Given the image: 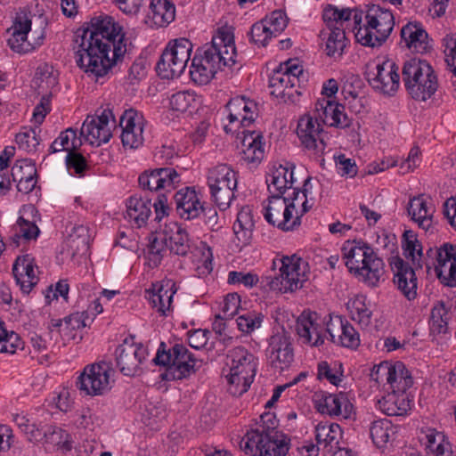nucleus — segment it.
I'll return each mask as SVG.
<instances>
[{
  "label": "nucleus",
  "mask_w": 456,
  "mask_h": 456,
  "mask_svg": "<svg viewBox=\"0 0 456 456\" xmlns=\"http://www.w3.org/2000/svg\"><path fill=\"white\" fill-rule=\"evenodd\" d=\"M229 110V121H240L241 126H248L255 120L256 103L247 100L243 96H236L229 101L226 105Z\"/></svg>",
  "instance_id": "2f4dec72"
},
{
  "label": "nucleus",
  "mask_w": 456,
  "mask_h": 456,
  "mask_svg": "<svg viewBox=\"0 0 456 456\" xmlns=\"http://www.w3.org/2000/svg\"><path fill=\"white\" fill-rule=\"evenodd\" d=\"M338 109L339 103L329 99L318 100L314 111L316 120H320L322 124L330 125V122H332V118L337 117Z\"/></svg>",
  "instance_id": "603ef678"
},
{
  "label": "nucleus",
  "mask_w": 456,
  "mask_h": 456,
  "mask_svg": "<svg viewBox=\"0 0 456 456\" xmlns=\"http://www.w3.org/2000/svg\"><path fill=\"white\" fill-rule=\"evenodd\" d=\"M167 248V241L164 231L159 235H151L149 239L147 259L151 268L158 267Z\"/></svg>",
  "instance_id": "49530a36"
},
{
  "label": "nucleus",
  "mask_w": 456,
  "mask_h": 456,
  "mask_svg": "<svg viewBox=\"0 0 456 456\" xmlns=\"http://www.w3.org/2000/svg\"><path fill=\"white\" fill-rule=\"evenodd\" d=\"M402 247L405 257L411 258L413 265L422 268V246L412 231H405L403 235Z\"/></svg>",
  "instance_id": "09e8293b"
},
{
  "label": "nucleus",
  "mask_w": 456,
  "mask_h": 456,
  "mask_svg": "<svg viewBox=\"0 0 456 456\" xmlns=\"http://www.w3.org/2000/svg\"><path fill=\"white\" fill-rule=\"evenodd\" d=\"M196 94L190 91H180L171 95L169 99L170 108L175 111L185 112L190 108H194Z\"/></svg>",
  "instance_id": "864d4df0"
},
{
  "label": "nucleus",
  "mask_w": 456,
  "mask_h": 456,
  "mask_svg": "<svg viewBox=\"0 0 456 456\" xmlns=\"http://www.w3.org/2000/svg\"><path fill=\"white\" fill-rule=\"evenodd\" d=\"M267 354L272 365L281 370L288 368L293 362L294 353L290 337L284 330L270 338Z\"/></svg>",
  "instance_id": "5701e85b"
},
{
  "label": "nucleus",
  "mask_w": 456,
  "mask_h": 456,
  "mask_svg": "<svg viewBox=\"0 0 456 456\" xmlns=\"http://www.w3.org/2000/svg\"><path fill=\"white\" fill-rule=\"evenodd\" d=\"M18 349H23L20 337L14 331H7L0 321V352L14 354Z\"/></svg>",
  "instance_id": "8fccbe9b"
},
{
  "label": "nucleus",
  "mask_w": 456,
  "mask_h": 456,
  "mask_svg": "<svg viewBox=\"0 0 456 456\" xmlns=\"http://www.w3.org/2000/svg\"><path fill=\"white\" fill-rule=\"evenodd\" d=\"M338 400L336 401L333 416H341L344 419H350L354 411V406L345 393L338 394Z\"/></svg>",
  "instance_id": "338daca9"
},
{
  "label": "nucleus",
  "mask_w": 456,
  "mask_h": 456,
  "mask_svg": "<svg viewBox=\"0 0 456 456\" xmlns=\"http://www.w3.org/2000/svg\"><path fill=\"white\" fill-rule=\"evenodd\" d=\"M12 273L17 285L24 294H28L39 281L35 273L34 258L30 255L20 256L16 258Z\"/></svg>",
  "instance_id": "bb28decb"
},
{
  "label": "nucleus",
  "mask_w": 456,
  "mask_h": 456,
  "mask_svg": "<svg viewBox=\"0 0 456 456\" xmlns=\"http://www.w3.org/2000/svg\"><path fill=\"white\" fill-rule=\"evenodd\" d=\"M12 181H21L37 175V168L28 159L17 160L12 167Z\"/></svg>",
  "instance_id": "13d9d810"
},
{
  "label": "nucleus",
  "mask_w": 456,
  "mask_h": 456,
  "mask_svg": "<svg viewBox=\"0 0 456 456\" xmlns=\"http://www.w3.org/2000/svg\"><path fill=\"white\" fill-rule=\"evenodd\" d=\"M110 119L114 125L116 120L110 109L103 110L99 116H87L81 127L80 134L90 144L100 146L102 143L109 142L112 135L110 126Z\"/></svg>",
  "instance_id": "dca6fc26"
},
{
  "label": "nucleus",
  "mask_w": 456,
  "mask_h": 456,
  "mask_svg": "<svg viewBox=\"0 0 456 456\" xmlns=\"http://www.w3.org/2000/svg\"><path fill=\"white\" fill-rule=\"evenodd\" d=\"M298 198V189H295L288 197L269 196V203L264 214L265 220L284 232L297 229L300 225V216L297 215L293 218V211Z\"/></svg>",
  "instance_id": "1a4fd4ad"
},
{
  "label": "nucleus",
  "mask_w": 456,
  "mask_h": 456,
  "mask_svg": "<svg viewBox=\"0 0 456 456\" xmlns=\"http://www.w3.org/2000/svg\"><path fill=\"white\" fill-rule=\"evenodd\" d=\"M119 126L124 147L136 149L142 144L143 118L141 114L133 109L124 111L119 118Z\"/></svg>",
  "instance_id": "4be33fe9"
},
{
  "label": "nucleus",
  "mask_w": 456,
  "mask_h": 456,
  "mask_svg": "<svg viewBox=\"0 0 456 456\" xmlns=\"http://www.w3.org/2000/svg\"><path fill=\"white\" fill-rule=\"evenodd\" d=\"M154 362L167 366L165 378L173 380L189 378L202 365V361L195 358L184 345L176 343L167 350L164 342L159 345Z\"/></svg>",
  "instance_id": "423d86ee"
},
{
  "label": "nucleus",
  "mask_w": 456,
  "mask_h": 456,
  "mask_svg": "<svg viewBox=\"0 0 456 456\" xmlns=\"http://www.w3.org/2000/svg\"><path fill=\"white\" fill-rule=\"evenodd\" d=\"M277 419L272 413H264L260 416V423L256 425V428L248 431L247 433H256L258 435L265 436H276L281 434L277 430Z\"/></svg>",
  "instance_id": "4d7b16f0"
},
{
  "label": "nucleus",
  "mask_w": 456,
  "mask_h": 456,
  "mask_svg": "<svg viewBox=\"0 0 456 456\" xmlns=\"http://www.w3.org/2000/svg\"><path fill=\"white\" fill-rule=\"evenodd\" d=\"M238 329L243 333H251L256 329L259 328L262 322V316L255 314H246L240 315L236 320Z\"/></svg>",
  "instance_id": "680f3d73"
},
{
  "label": "nucleus",
  "mask_w": 456,
  "mask_h": 456,
  "mask_svg": "<svg viewBox=\"0 0 456 456\" xmlns=\"http://www.w3.org/2000/svg\"><path fill=\"white\" fill-rule=\"evenodd\" d=\"M167 248L171 253L184 256L190 251V240L187 232L177 223H170L164 228Z\"/></svg>",
  "instance_id": "72a5a7b5"
},
{
  "label": "nucleus",
  "mask_w": 456,
  "mask_h": 456,
  "mask_svg": "<svg viewBox=\"0 0 456 456\" xmlns=\"http://www.w3.org/2000/svg\"><path fill=\"white\" fill-rule=\"evenodd\" d=\"M192 51V44L184 37L168 43L156 65L158 75L163 79L178 77L186 68Z\"/></svg>",
  "instance_id": "6e6552de"
},
{
  "label": "nucleus",
  "mask_w": 456,
  "mask_h": 456,
  "mask_svg": "<svg viewBox=\"0 0 456 456\" xmlns=\"http://www.w3.org/2000/svg\"><path fill=\"white\" fill-rule=\"evenodd\" d=\"M325 331L333 343L348 348H356L360 345V337L355 329L347 321L337 316L327 322Z\"/></svg>",
  "instance_id": "b1692460"
},
{
  "label": "nucleus",
  "mask_w": 456,
  "mask_h": 456,
  "mask_svg": "<svg viewBox=\"0 0 456 456\" xmlns=\"http://www.w3.org/2000/svg\"><path fill=\"white\" fill-rule=\"evenodd\" d=\"M176 212L181 218L191 220L200 216L202 204L194 189L186 187L174 195Z\"/></svg>",
  "instance_id": "c85d7f7f"
},
{
  "label": "nucleus",
  "mask_w": 456,
  "mask_h": 456,
  "mask_svg": "<svg viewBox=\"0 0 456 456\" xmlns=\"http://www.w3.org/2000/svg\"><path fill=\"white\" fill-rule=\"evenodd\" d=\"M156 292L153 291L150 299L153 307L157 308L162 315H166V312L171 307L173 296L175 291L173 289L175 283L171 281H163L160 285L156 286Z\"/></svg>",
  "instance_id": "37998d69"
},
{
  "label": "nucleus",
  "mask_w": 456,
  "mask_h": 456,
  "mask_svg": "<svg viewBox=\"0 0 456 456\" xmlns=\"http://www.w3.org/2000/svg\"><path fill=\"white\" fill-rule=\"evenodd\" d=\"M249 36L253 43L262 46H265L268 40L273 37L263 20L252 25Z\"/></svg>",
  "instance_id": "052dcab7"
},
{
  "label": "nucleus",
  "mask_w": 456,
  "mask_h": 456,
  "mask_svg": "<svg viewBox=\"0 0 456 456\" xmlns=\"http://www.w3.org/2000/svg\"><path fill=\"white\" fill-rule=\"evenodd\" d=\"M112 370L105 362L87 365L80 374L77 386L89 395H102L111 388Z\"/></svg>",
  "instance_id": "4468645a"
},
{
  "label": "nucleus",
  "mask_w": 456,
  "mask_h": 456,
  "mask_svg": "<svg viewBox=\"0 0 456 456\" xmlns=\"http://www.w3.org/2000/svg\"><path fill=\"white\" fill-rule=\"evenodd\" d=\"M115 354L117 367L120 372L133 377L141 371V364L146 359L147 349L142 344L126 339L117 347Z\"/></svg>",
  "instance_id": "f3484780"
},
{
  "label": "nucleus",
  "mask_w": 456,
  "mask_h": 456,
  "mask_svg": "<svg viewBox=\"0 0 456 456\" xmlns=\"http://www.w3.org/2000/svg\"><path fill=\"white\" fill-rule=\"evenodd\" d=\"M74 42L77 66L95 80L106 76L133 48L131 38L109 15L94 17L86 28L77 29Z\"/></svg>",
  "instance_id": "f257e3e1"
},
{
  "label": "nucleus",
  "mask_w": 456,
  "mask_h": 456,
  "mask_svg": "<svg viewBox=\"0 0 456 456\" xmlns=\"http://www.w3.org/2000/svg\"><path fill=\"white\" fill-rule=\"evenodd\" d=\"M208 184L211 197L220 209L225 210L234 199L237 188L235 172L227 165H219L208 172Z\"/></svg>",
  "instance_id": "9d476101"
},
{
  "label": "nucleus",
  "mask_w": 456,
  "mask_h": 456,
  "mask_svg": "<svg viewBox=\"0 0 456 456\" xmlns=\"http://www.w3.org/2000/svg\"><path fill=\"white\" fill-rule=\"evenodd\" d=\"M227 365L230 373L227 376L228 392L240 396L246 393L256 373L257 360L253 354L243 346H236L227 354Z\"/></svg>",
  "instance_id": "0eeeda50"
},
{
  "label": "nucleus",
  "mask_w": 456,
  "mask_h": 456,
  "mask_svg": "<svg viewBox=\"0 0 456 456\" xmlns=\"http://www.w3.org/2000/svg\"><path fill=\"white\" fill-rule=\"evenodd\" d=\"M342 436V430L338 424L320 422L315 428V439L318 445L323 448L337 447Z\"/></svg>",
  "instance_id": "a19ab883"
},
{
  "label": "nucleus",
  "mask_w": 456,
  "mask_h": 456,
  "mask_svg": "<svg viewBox=\"0 0 456 456\" xmlns=\"http://www.w3.org/2000/svg\"><path fill=\"white\" fill-rule=\"evenodd\" d=\"M370 434L374 444L379 448H383L391 439L395 438L396 431L389 419H381L371 422Z\"/></svg>",
  "instance_id": "79ce46f5"
},
{
  "label": "nucleus",
  "mask_w": 456,
  "mask_h": 456,
  "mask_svg": "<svg viewBox=\"0 0 456 456\" xmlns=\"http://www.w3.org/2000/svg\"><path fill=\"white\" fill-rule=\"evenodd\" d=\"M398 67L387 61L376 66L375 71L368 73V81L372 88L383 94L393 95L399 87Z\"/></svg>",
  "instance_id": "aec40b11"
},
{
  "label": "nucleus",
  "mask_w": 456,
  "mask_h": 456,
  "mask_svg": "<svg viewBox=\"0 0 456 456\" xmlns=\"http://www.w3.org/2000/svg\"><path fill=\"white\" fill-rule=\"evenodd\" d=\"M271 94L280 98L285 103H295L301 93L297 87V79L276 69L269 79Z\"/></svg>",
  "instance_id": "393cba45"
},
{
  "label": "nucleus",
  "mask_w": 456,
  "mask_h": 456,
  "mask_svg": "<svg viewBox=\"0 0 456 456\" xmlns=\"http://www.w3.org/2000/svg\"><path fill=\"white\" fill-rule=\"evenodd\" d=\"M240 446L248 456H286L289 452V443L281 434L271 436L247 433Z\"/></svg>",
  "instance_id": "ddd939ff"
},
{
  "label": "nucleus",
  "mask_w": 456,
  "mask_h": 456,
  "mask_svg": "<svg viewBox=\"0 0 456 456\" xmlns=\"http://www.w3.org/2000/svg\"><path fill=\"white\" fill-rule=\"evenodd\" d=\"M350 307L352 319L362 326H369L371 322L372 312L366 305L365 297L363 296H357L351 302Z\"/></svg>",
  "instance_id": "3c124183"
},
{
  "label": "nucleus",
  "mask_w": 456,
  "mask_h": 456,
  "mask_svg": "<svg viewBox=\"0 0 456 456\" xmlns=\"http://www.w3.org/2000/svg\"><path fill=\"white\" fill-rule=\"evenodd\" d=\"M273 37L281 34L288 25V18L284 12L281 10L273 11L269 16L263 19Z\"/></svg>",
  "instance_id": "6e6d98bb"
},
{
  "label": "nucleus",
  "mask_w": 456,
  "mask_h": 456,
  "mask_svg": "<svg viewBox=\"0 0 456 456\" xmlns=\"http://www.w3.org/2000/svg\"><path fill=\"white\" fill-rule=\"evenodd\" d=\"M342 370H334L327 362L318 364V379H326L332 385L338 386L341 381Z\"/></svg>",
  "instance_id": "774afa93"
},
{
  "label": "nucleus",
  "mask_w": 456,
  "mask_h": 456,
  "mask_svg": "<svg viewBox=\"0 0 456 456\" xmlns=\"http://www.w3.org/2000/svg\"><path fill=\"white\" fill-rule=\"evenodd\" d=\"M242 133L244 136L241 141V158L250 167H255L258 166L264 159V137L260 133L256 131L245 130Z\"/></svg>",
  "instance_id": "c756f323"
},
{
  "label": "nucleus",
  "mask_w": 456,
  "mask_h": 456,
  "mask_svg": "<svg viewBox=\"0 0 456 456\" xmlns=\"http://www.w3.org/2000/svg\"><path fill=\"white\" fill-rule=\"evenodd\" d=\"M401 38L405 45L417 53H427L431 45L426 30L418 23L409 22L401 29Z\"/></svg>",
  "instance_id": "7c9ffc66"
},
{
  "label": "nucleus",
  "mask_w": 456,
  "mask_h": 456,
  "mask_svg": "<svg viewBox=\"0 0 456 456\" xmlns=\"http://www.w3.org/2000/svg\"><path fill=\"white\" fill-rule=\"evenodd\" d=\"M362 12H354L355 38L363 46L379 47L391 35L395 18L392 12L378 4L369 5L362 24Z\"/></svg>",
  "instance_id": "7ed1b4c3"
},
{
  "label": "nucleus",
  "mask_w": 456,
  "mask_h": 456,
  "mask_svg": "<svg viewBox=\"0 0 456 456\" xmlns=\"http://www.w3.org/2000/svg\"><path fill=\"white\" fill-rule=\"evenodd\" d=\"M86 318H87V314L85 312L74 313L65 317V332H68L70 335L73 334V331L84 329L86 326Z\"/></svg>",
  "instance_id": "69168bd1"
},
{
  "label": "nucleus",
  "mask_w": 456,
  "mask_h": 456,
  "mask_svg": "<svg viewBox=\"0 0 456 456\" xmlns=\"http://www.w3.org/2000/svg\"><path fill=\"white\" fill-rule=\"evenodd\" d=\"M322 132V123L320 120H316L314 115H305L298 120L297 134L301 144L316 157H321L326 149Z\"/></svg>",
  "instance_id": "2eb2a0df"
},
{
  "label": "nucleus",
  "mask_w": 456,
  "mask_h": 456,
  "mask_svg": "<svg viewBox=\"0 0 456 456\" xmlns=\"http://www.w3.org/2000/svg\"><path fill=\"white\" fill-rule=\"evenodd\" d=\"M389 264L394 273L393 281L397 289L409 300L414 299L417 296V276L414 268L399 256L391 257Z\"/></svg>",
  "instance_id": "412c9836"
},
{
  "label": "nucleus",
  "mask_w": 456,
  "mask_h": 456,
  "mask_svg": "<svg viewBox=\"0 0 456 456\" xmlns=\"http://www.w3.org/2000/svg\"><path fill=\"white\" fill-rule=\"evenodd\" d=\"M82 145V141L77 135V130L68 128L61 132L60 135L52 142L50 152L55 153L62 151H77Z\"/></svg>",
  "instance_id": "a18cd8bd"
},
{
  "label": "nucleus",
  "mask_w": 456,
  "mask_h": 456,
  "mask_svg": "<svg viewBox=\"0 0 456 456\" xmlns=\"http://www.w3.org/2000/svg\"><path fill=\"white\" fill-rule=\"evenodd\" d=\"M436 255V262L426 263L428 271L434 265L436 273L442 283L449 287L456 286V245L444 243Z\"/></svg>",
  "instance_id": "a211bd4d"
},
{
  "label": "nucleus",
  "mask_w": 456,
  "mask_h": 456,
  "mask_svg": "<svg viewBox=\"0 0 456 456\" xmlns=\"http://www.w3.org/2000/svg\"><path fill=\"white\" fill-rule=\"evenodd\" d=\"M192 59L190 75L199 85H207L218 70L236 63L233 36L226 31H218L211 43L204 45Z\"/></svg>",
  "instance_id": "f03ea898"
},
{
  "label": "nucleus",
  "mask_w": 456,
  "mask_h": 456,
  "mask_svg": "<svg viewBox=\"0 0 456 456\" xmlns=\"http://www.w3.org/2000/svg\"><path fill=\"white\" fill-rule=\"evenodd\" d=\"M342 252L351 273L368 286H378L385 273L384 262L371 247L363 241H346Z\"/></svg>",
  "instance_id": "20e7f679"
},
{
  "label": "nucleus",
  "mask_w": 456,
  "mask_h": 456,
  "mask_svg": "<svg viewBox=\"0 0 456 456\" xmlns=\"http://www.w3.org/2000/svg\"><path fill=\"white\" fill-rule=\"evenodd\" d=\"M316 313L303 312L297 321V333L303 343L320 346L324 342L323 328L317 322Z\"/></svg>",
  "instance_id": "a878e982"
},
{
  "label": "nucleus",
  "mask_w": 456,
  "mask_h": 456,
  "mask_svg": "<svg viewBox=\"0 0 456 456\" xmlns=\"http://www.w3.org/2000/svg\"><path fill=\"white\" fill-rule=\"evenodd\" d=\"M266 183L270 196L286 197L285 193L288 190L293 191L296 189L293 187V168L280 166L273 171L270 178L266 179Z\"/></svg>",
  "instance_id": "473e14b6"
},
{
  "label": "nucleus",
  "mask_w": 456,
  "mask_h": 456,
  "mask_svg": "<svg viewBox=\"0 0 456 456\" xmlns=\"http://www.w3.org/2000/svg\"><path fill=\"white\" fill-rule=\"evenodd\" d=\"M180 182V175L170 167H157L145 170L138 178L139 186L142 191L151 192L159 190L170 191Z\"/></svg>",
  "instance_id": "6ab92c4d"
},
{
  "label": "nucleus",
  "mask_w": 456,
  "mask_h": 456,
  "mask_svg": "<svg viewBox=\"0 0 456 456\" xmlns=\"http://www.w3.org/2000/svg\"><path fill=\"white\" fill-rule=\"evenodd\" d=\"M379 410L388 416H403L410 410V400L406 393L392 390L378 401Z\"/></svg>",
  "instance_id": "f704fd0d"
},
{
  "label": "nucleus",
  "mask_w": 456,
  "mask_h": 456,
  "mask_svg": "<svg viewBox=\"0 0 456 456\" xmlns=\"http://www.w3.org/2000/svg\"><path fill=\"white\" fill-rule=\"evenodd\" d=\"M354 12H359L357 9L341 8L328 4L322 13V18L326 23L327 28H343L345 21L354 18Z\"/></svg>",
  "instance_id": "c03bdc74"
},
{
  "label": "nucleus",
  "mask_w": 456,
  "mask_h": 456,
  "mask_svg": "<svg viewBox=\"0 0 456 456\" xmlns=\"http://www.w3.org/2000/svg\"><path fill=\"white\" fill-rule=\"evenodd\" d=\"M255 226L252 209L248 206L241 208L233 224L234 234L240 243L248 245L252 238Z\"/></svg>",
  "instance_id": "e433bc0d"
},
{
  "label": "nucleus",
  "mask_w": 456,
  "mask_h": 456,
  "mask_svg": "<svg viewBox=\"0 0 456 456\" xmlns=\"http://www.w3.org/2000/svg\"><path fill=\"white\" fill-rule=\"evenodd\" d=\"M91 235L89 228L83 224L75 225L68 238V245L72 254L85 253L89 248Z\"/></svg>",
  "instance_id": "de8ad7c7"
},
{
  "label": "nucleus",
  "mask_w": 456,
  "mask_h": 456,
  "mask_svg": "<svg viewBox=\"0 0 456 456\" xmlns=\"http://www.w3.org/2000/svg\"><path fill=\"white\" fill-rule=\"evenodd\" d=\"M126 207L125 219L134 224L137 228L146 224L151 213V207L155 209L156 219L158 220H161L169 212L166 193H159L153 204L151 200H142V197L131 196L126 200Z\"/></svg>",
  "instance_id": "9b49d317"
},
{
  "label": "nucleus",
  "mask_w": 456,
  "mask_h": 456,
  "mask_svg": "<svg viewBox=\"0 0 456 456\" xmlns=\"http://www.w3.org/2000/svg\"><path fill=\"white\" fill-rule=\"evenodd\" d=\"M335 163L338 173L341 175L354 177L357 174V166L352 159L346 158L345 154L335 156Z\"/></svg>",
  "instance_id": "e2e57ef3"
},
{
  "label": "nucleus",
  "mask_w": 456,
  "mask_h": 456,
  "mask_svg": "<svg viewBox=\"0 0 456 456\" xmlns=\"http://www.w3.org/2000/svg\"><path fill=\"white\" fill-rule=\"evenodd\" d=\"M452 304L449 301H436L431 310L430 331L432 334H445L448 330V322L452 318Z\"/></svg>",
  "instance_id": "c9c22d12"
},
{
  "label": "nucleus",
  "mask_w": 456,
  "mask_h": 456,
  "mask_svg": "<svg viewBox=\"0 0 456 456\" xmlns=\"http://www.w3.org/2000/svg\"><path fill=\"white\" fill-rule=\"evenodd\" d=\"M387 383L390 385L392 390L405 393L411 387L413 379L405 365L402 362H396L395 364L390 363Z\"/></svg>",
  "instance_id": "ea45409f"
},
{
  "label": "nucleus",
  "mask_w": 456,
  "mask_h": 456,
  "mask_svg": "<svg viewBox=\"0 0 456 456\" xmlns=\"http://www.w3.org/2000/svg\"><path fill=\"white\" fill-rule=\"evenodd\" d=\"M403 81L411 97L426 102L437 91V76L433 67L425 60L411 58L403 63Z\"/></svg>",
  "instance_id": "39448f33"
},
{
  "label": "nucleus",
  "mask_w": 456,
  "mask_h": 456,
  "mask_svg": "<svg viewBox=\"0 0 456 456\" xmlns=\"http://www.w3.org/2000/svg\"><path fill=\"white\" fill-rule=\"evenodd\" d=\"M258 281V276L252 273H244L242 272L232 271L228 274V283L230 284L241 283L245 287L252 288Z\"/></svg>",
  "instance_id": "0e129e2a"
},
{
  "label": "nucleus",
  "mask_w": 456,
  "mask_h": 456,
  "mask_svg": "<svg viewBox=\"0 0 456 456\" xmlns=\"http://www.w3.org/2000/svg\"><path fill=\"white\" fill-rule=\"evenodd\" d=\"M406 209L411 220L416 223L419 228L428 231L432 227L435 208L424 195L411 198Z\"/></svg>",
  "instance_id": "cd10ccee"
},
{
  "label": "nucleus",
  "mask_w": 456,
  "mask_h": 456,
  "mask_svg": "<svg viewBox=\"0 0 456 456\" xmlns=\"http://www.w3.org/2000/svg\"><path fill=\"white\" fill-rule=\"evenodd\" d=\"M279 275L262 278L261 284L269 289L281 293L293 292L302 287L304 275L299 273V258L283 256L279 259Z\"/></svg>",
  "instance_id": "f8f14e48"
},
{
  "label": "nucleus",
  "mask_w": 456,
  "mask_h": 456,
  "mask_svg": "<svg viewBox=\"0 0 456 456\" xmlns=\"http://www.w3.org/2000/svg\"><path fill=\"white\" fill-rule=\"evenodd\" d=\"M321 37L326 39V54L334 59L340 58L346 46V37L343 28H327L321 32Z\"/></svg>",
  "instance_id": "4c0bfd02"
},
{
  "label": "nucleus",
  "mask_w": 456,
  "mask_h": 456,
  "mask_svg": "<svg viewBox=\"0 0 456 456\" xmlns=\"http://www.w3.org/2000/svg\"><path fill=\"white\" fill-rule=\"evenodd\" d=\"M15 141L20 149L27 152H32L35 151L39 145L40 139L37 128H29L17 134Z\"/></svg>",
  "instance_id": "5fc2aeb1"
},
{
  "label": "nucleus",
  "mask_w": 456,
  "mask_h": 456,
  "mask_svg": "<svg viewBox=\"0 0 456 456\" xmlns=\"http://www.w3.org/2000/svg\"><path fill=\"white\" fill-rule=\"evenodd\" d=\"M150 10V18L158 27H166L175 20V7L168 0H151Z\"/></svg>",
  "instance_id": "58836bf2"
},
{
  "label": "nucleus",
  "mask_w": 456,
  "mask_h": 456,
  "mask_svg": "<svg viewBox=\"0 0 456 456\" xmlns=\"http://www.w3.org/2000/svg\"><path fill=\"white\" fill-rule=\"evenodd\" d=\"M69 434L56 426L45 425L43 440L45 443L63 446L68 442Z\"/></svg>",
  "instance_id": "bf43d9fd"
}]
</instances>
